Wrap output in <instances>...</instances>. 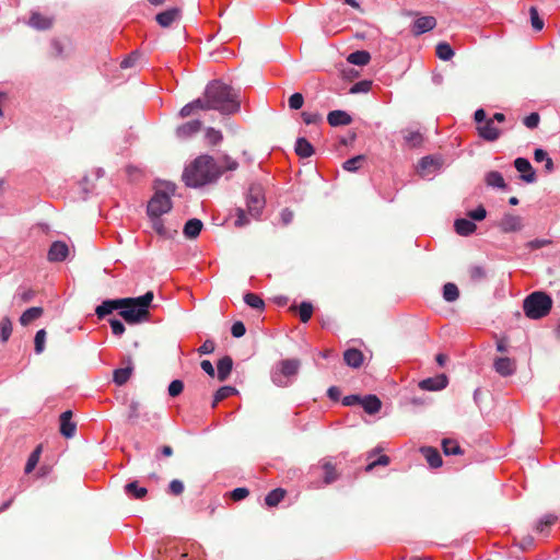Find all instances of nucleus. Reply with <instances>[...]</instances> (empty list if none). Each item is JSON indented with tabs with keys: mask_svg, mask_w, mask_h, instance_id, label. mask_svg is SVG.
Masks as SVG:
<instances>
[{
	"mask_svg": "<svg viewBox=\"0 0 560 560\" xmlns=\"http://www.w3.org/2000/svg\"><path fill=\"white\" fill-rule=\"evenodd\" d=\"M420 452L431 468H439L442 466V457L436 448L431 446H423L420 448Z\"/></svg>",
	"mask_w": 560,
	"mask_h": 560,
	"instance_id": "obj_20",
	"label": "nucleus"
},
{
	"mask_svg": "<svg viewBox=\"0 0 560 560\" xmlns=\"http://www.w3.org/2000/svg\"><path fill=\"white\" fill-rule=\"evenodd\" d=\"M493 368L498 374L506 377L514 374L516 370V363L514 360L508 357H502L494 360Z\"/></svg>",
	"mask_w": 560,
	"mask_h": 560,
	"instance_id": "obj_11",
	"label": "nucleus"
},
{
	"mask_svg": "<svg viewBox=\"0 0 560 560\" xmlns=\"http://www.w3.org/2000/svg\"><path fill=\"white\" fill-rule=\"evenodd\" d=\"M233 368V360L231 357L225 355L219 360L217 364L218 378L220 382H224L231 374Z\"/></svg>",
	"mask_w": 560,
	"mask_h": 560,
	"instance_id": "obj_22",
	"label": "nucleus"
},
{
	"mask_svg": "<svg viewBox=\"0 0 560 560\" xmlns=\"http://www.w3.org/2000/svg\"><path fill=\"white\" fill-rule=\"evenodd\" d=\"M244 302L252 308L256 310H262L265 306L262 299L254 293H246L244 295Z\"/></svg>",
	"mask_w": 560,
	"mask_h": 560,
	"instance_id": "obj_47",
	"label": "nucleus"
},
{
	"mask_svg": "<svg viewBox=\"0 0 560 560\" xmlns=\"http://www.w3.org/2000/svg\"><path fill=\"white\" fill-rule=\"evenodd\" d=\"M109 324H110L112 332L115 336L119 337L125 332V326L120 320L113 318V319H109Z\"/></svg>",
	"mask_w": 560,
	"mask_h": 560,
	"instance_id": "obj_62",
	"label": "nucleus"
},
{
	"mask_svg": "<svg viewBox=\"0 0 560 560\" xmlns=\"http://www.w3.org/2000/svg\"><path fill=\"white\" fill-rule=\"evenodd\" d=\"M327 121L332 127L347 126L351 124L352 118L348 113L338 109L328 114Z\"/></svg>",
	"mask_w": 560,
	"mask_h": 560,
	"instance_id": "obj_21",
	"label": "nucleus"
},
{
	"mask_svg": "<svg viewBox=\"0 0 560 560\" xmlns=\"http://www.w3.org/2000/svg\"><path fill=\"white\" fill-rule=\"evenodd\" d=\"M133 371L131 359H128V365L126 368L117 369L114 372V382L121 386L127 383Z\"/></svg>",
	"mask_w": 560,
	"mask_h": 560,
	"instance_id": "obj_28",
	"label": "nucleus"
},
{
	"mask_svg": "<svg viewBox=\"0 0 560 560\" xmlns=\"http://www.w3.org/2000/svg\"><path fill=\"white\" fill-rule=\"evenodd\" d=\"M248 223H249V220L246 217L245 210L242 209V208H237L236 209L235 225L238 226V228H242V226H244V225H246Z\"/></svg>",
	"mask_w": 560,
	"mask_h": 560,
	"instance_id": "obj_63",
	"label": "nucleus"
},
{
	"mask_svg": "<svg viewBox=\"0 0 560 560\" xmlns=\"http://www.w3.org/2000/svg\"><path fill=\"white\" fill-rule=\"evenodd\" d=\"M203 224L199 219H190L184 226V235L187 238H196L201 232Z\"/></svg>",
	"mask_w": 560,
	"mask_h": 560,
	"instance_id": "obj_29",
	"label": "nucleus"
},
{
	"mask_svg": "<svg viewBox=\"0 0 560 560\" xmlns=\"http://www.w3.org/2000/svg\"><path fill=\"white\" fill-rule=\"evenodd\" d=\"M469 277L471 281L478 282L486 278V271L480 266H472L469 268Z\"/></svg>",
	"mask_w": 560,
	"mask_h": 560,
	"instance_id": "obj_54",
	"label": "nucleus"
},
{
	"mask_svg": "<svg viewBox=\"0 0 560 560\" xmlns=\"http://www.w3.org/2000/svg\"><path fill=\"white\" fill-rule=\"evenodd\" d=\"M249 494V491L247 488H236L231 492V498L234 501H241L245 499Z\"/></svg>",
	"mask_w": 560,
	"mask_h": 560,
	"instance_id": "obj_64",
	"label": "nucleus"
},
{
	"mask_svg": "<svg viewBox=\"0 0 560 560\" xmlns=\"http://www.w3.org/2000/svg\"><path fill=\"white\" fill-rule=\"evenodd\" d=\"M454 228L456 233L462 236L470 235L477 229L476 224L468 219H457L454 223Z\"/></svg>",
	"mask_w": 560,
	"mask_h": 560,
	"instance_id": "obj_26",
	"label": "nucleus"
},
{
	"mask_svg": "<svg viewBox=\"0 0 560 560\" xmlns=\"http://www.w3.org/2000/svg\"><path fill=\"white\" fill-rule=\"evenodd\" d=\"M180 9L172 8L156 14L155 20L162 27L171 26L175 21L180 18Z\"/></svg>",
	"mask_w": 560,
	"mask_h": 560,
	"instance_id": "obj_15",
	"label": "nucleus"
},
{
	"mask_svg": "<svg viewBox=\"0 0 560 560\" xmlns=\"http://www.w3.org/2000/svg\"><path fill=\"white\" fill-rule=\"evenodd\" d=\"M343 360L350 368L359 369L363 364L364 355L361 350L351 348L345 351Z\"/></svg>",
	"mask_w": 560,
	"mask_h": 560,
	"instance_id": "obj_19",
	"label": "nucleus"
},
{
	"mask_svg": "<svg viewBox=\"0 0 560 560\" xmlns=\"http://www.w3.org/2000/svg\"><path fill=\"white\" fill-rule=\"evenodd\" d=\"M42 445L36 446V448L31 453V455L27 458L26 465H25V474H31L35 467L37 466L40 454H42Z\"/></svg>",
	"mask_w": 560,
	"mask_h": 560,
	"instance_id": "obj_39",
	"label": "nucleus"
},
{
	"mask_svg": "<svg viewBox=\"0 0 560 560\" xmlns=\"http://www.w3.org/2000/svg\"><path fill=\"white\" fill-rule=\"evenodd\" d=\"M539 121H540V117H539L538 113H532L528 116H526L523 120L524 125L529 129L536 128L538 126Z\"/></svg>",
	"mask_w": 560,
	"mask_h": 560,
	"instance_id": "obj_58",
	"label": "nucleus"
},
{
	"mask_svg": "<svg viewBox=\"0 0 560 560\" xmlns=\"http://www.w3.org/2000/svg\"><path fill=\"white\" fill-rule=\"evenodd\" d=\"M304 104V97L301 93H294L289 97V107L291 109L298 110L302 108Z\"/></svg>",
	"mask_w": 560,
	"mask_h": 560,
	"instance_id": "obj_55",
	"label": "nucleus"
},
{
	"mask_svg": "<svg viewBox=\"0 0 560 560\" xmlns=\"http://www.w3.org/2000/svg\"><path fill=\"white\" fill-rule=\"evenodd\" d=\"M237 393V389L233 386H222L220 387L214 396L212 401V408L217 407V405L222 401L223 399L234 395Z\"/></svg>",
	"mask_w": 560,
	"mask_h": 560,
	"instance_id": "obj_37",
	"label": "nucleus"
},
{
	"mask_svg": "<svg viewBox=\"0 0 560 560\" xmlns=\"http://www.w3.org/2000/svg\"><path fill=\"white\" fill-rule=\"evenodd\" d=\"M284 495L285 491L281 488H277L266 495L265 502L268 506H276L281 502Z\"/></svg>",
	"mask_w": 560,
	"mask_h": 560,
	"instance_id": "obj_42",
	"label": "nucleus"
},
{
	"mask_svg": "<svg viewBox=\"0 0 560 560\" xmlns=\"http://www.w3.org/2000/svg\"><path fill=\"white\" fill-rule=\"evenodd\" d=\"M370 59H371V56L365 50H357L354 52H351L347 58V60L350 63L357 65V66H365L370 62Z\"/></svg>",
	"mask_w": 560,
	"mask_h": 560,
	"instance_id": "obj_36",
	"label": "nucleus"
},
{
	"mask_svg": "<svg viewBox=\"0 0 560 560\" xmlns=\"http://www.w3.org/2000/svg\"><path fill=\"white\" fill-rule=\"evenodd\" d=\"M436 56L444 61L451 60L454 56V50L447 43H439L436 45Z\"/></svg>",
	"mask_w": 560,
	"mask_h": 560,
	"instance_id": "obj_44",
	"label": "nucleus"
},
{
	"mask_svg": "<svg viewBox=\"0 0 560 560\" xmlns=\"http://www.w3.org/2000/svg\"><path fill=\"white\" fill-rule=\"evenodd\" d=\"M365 155H357L343 162L342 167L347 172H357L365 161Z\"/></svg>",
	"mask_w": 560,
	"mask_h": 560,
	"instance_id": "obj_43",
	"label": "nucleus"
},
{
	"mask_svg": "<svg viewBox=\"0 0 560 560\" xmlns=\"http://www.w3.org/2000/svg\"><path fill=\"white\" fill-rule=\"evenodd\" d=\"M485 182L489 187L505 189L506 184L502 174L498 171H491L486 174Z\"/></svg>",
	"mask_w": 560,
	"mask_h": 560,
	"instance_id": "obj_31",
	"label": "nucleus"
},
{
	"mask_svg": "<svg viewBox=\"0 0 560 560\" xmlns=\"http://www.w3.org/2000/svg\"><path fill=\"white\" fill-rule=\"evenodd\" d=\"M301 362L298 359H285L279 362L277 370L272 373V381L279 386L285 385L284 377H291L298 374Z\"/></svg>",
	"mask_w": 560,
	"mask_h": 560,
	"instance_id": "obj_5",
	"label": "nucleus"
},
{
	"mask_svg": "<svg viewBox=\"0 0 560 560\" xmlns=\"http://www.w3.org/2000/svg\"><path fill=\"white\" fill-rule=\"evenodd\" d=\"M151 221L152 229L163 237H171L172 231H170L167 228H165L164 222L162 220V215H148Z\"/></svg>",
	"mask_w": 560,
	"mask_h": 560,
	"instance_id": "obj_35",
	"label": "nucleus"
},
{
	"mask_svg": "<svg viewBox=\"0 0 560 560\" xmlns=\"http://www.w3.org/2000/svg\"><path fill=\"white\" fill-rule=\"evenodd\" d=\"M467 215L471 220L481 221L486 218L487 211L483 206H479L475 210L469 211Z\"/></svg>",
	"mask_w": 560,
	"mask_h": 560,
	"instance_id": "obj_59",
	"label": "nucleus"
},
{
	"mask_svg": "<svg viewBox=\"0 0 560 560\" xmlns=\"http://www.w3.org/2000/svg\"><path fill=\"white\" fill-rule=\"evenodd\" d=\"M195 110H207L202 97H199L186 104L179 112L182 118H186L195 113Z\"/></svg>",
	"mask_w": 560,
	"mask_h": 560,
	"instance_id": "obj_33",
	"label": "nucleus"
},
{
	"mask_svg": "<svg viewBox=\"0 0 560 560\" xmlns=\"http://www.w3.org/2000/svg\"><path fill=\"white\" fill-rule=\"evenodd\" d=\"M124 305L119 306V315L127 324L135 325L149 320L150 305L153 301V292L148 291L144 295L138 298L121 299Z\"/></svg>",
	"mask_w": 560,
	"mask_h": 560,
	"instance_id": "obj_3",
	"label": "nucleus"
},
{
	"mask_svg": "<svg viewBox=\"0 0 560 560\" xmlns=\"http://www.w3.org/2000/svg\"><path fill=\"white\" fill-rule=\"evenodd\" d=\"M372 82L368 80H363L360 82H357L350 88L351 94H358V93H366L371 90Z\"/></svg>",
	"mask_w": 560,
	"mask_h": 560,
	"instance_id": "obj_52",
	"label": "nucleus"
},
{
	"mask_svg": "<svg viewBox=\"0 0 560 560\" xmlns=\"http://www.w3.org/2000/svg\"><path fill=\"white\" fill-rule=\"evenodd\" d=\"M184 389V383L180 380H174L168 385V395L172 397L178 396Z\"/></svg>",
	"mask_w": 560,
	"mask_h": 560,
	"instance_id": "obj_57",
	"label": "nucleus"
},
{
	"mask_svg": "<svg viewBox=\"0 0 560 560\" xmlns=\"http://www.w3.org/2000/svg\"><path fill=\"white\" fill-rule=\"evenodd\" d=\"M442 448L445 455H460L463 451L457 441L452 439H444L442 441Z\"/></svg>",
	"mask_w": 560,
	"mask_h": 560,
	"instance_id": "obj_38",
	"label": "nucleus"
},
{
	"mask_svg": "<svg viewBox=\"0 0 560 560\" xmlns=\"http://www.w3.org/2000/svg\"><path fill=\"white\" fill-rule=\"evenodd\" d=\"M12 322L5 316L0 322V341L7 342L12 334Z\"/></svg>",
	"mask_w": 560,
	"mask_h": 560,
	"instance_id": "obj_45",
	"label": "nucleus"
},
{
	"mask_svg": "<svg viewBox=\"0 0 560 560\" xmlns=\"http://www.w3.org/2000/svg\"><path fill=\"white\" fill-rule=\"evenodd\" d=\"M551 307V298L541 291L530 293L523 303L524 313L530 319H539L547 316Z\"/></svg>",
	"mask_w": 560,
	"mask_h": 560,
	"instance_id": "obj_4",
	"label": "nucleus"
},
{
	"mask_svg": "<svg viewBox=\"0 0 560 560\" xmlns=\"http://www.w3.org/2000/svg\"><path fill=\"white\" fill-rule=\"evenodd\" d=\"M205 137H206V140L208 141V143L211 145L219 144L223 139L222 132L214 128H208L206 130Z\"/></svg>",
	"mask_w": 560,
	"mask_h": 560,
	"instance_id": "obj_49",
	"label": "nucleus"
},
{
	"mask_svg": "<svg viewBox=\"0 0 560 560\" xmlns=\"http://www.w3.org/2000/svg\"><path fill=\"white\" fill-rule=\"evenodd\" d=\"M459 291L454 283H446L443 288V298L447 302H454L458 299Z\"/></svg>",
	"mask_w": 560,
	"mask_h": 560,
	"instance_id": "obj_46",
	"label": "nucleus"
},
{
	"mask_svg": "<svg viewBox=\"0 0 560 560\" xmlns=\"http://www.w3.org/2000/svg\"><path fill=\"white\" fill-rule=\"evenodd\" d=\"M360 404L369 415L378 412L382 407L381 400L375 395H368L363 399L360 398Z\"/></svg>",
	"mask_w": 560,
	"mask_h": 560,
	"instance_id": "obj_23",
	"label": "nucleus"
},
{
	"mask_svg": "<svg viewBox=\"0 0 560 560\" xmlns=\"http://www.w3.org/2000/svg\"><path fill=\"white\" fill-rule=\"evenodd\" d=\"M237 168L238 162L229 154H222L217 160L209 154H201L185 167L183 180L186 186L198 188L215 183L225 173Z\"/></svg>",
	"mask_w": 560,
	"mask_h": 560,
	"instance_id": "obj_1",
	"label": "nucleus"
},
{
	"mask_svg": "<svg viewBox=\"0 0 560 560\" xmlns=\"http://www.w3.org/2000/svg\"><path fill=\"white\" fill-rule=\"evenodd\" d=\"M246 328L242 322H235L231 327V334L235 338H241L245 335Z\"/></svg>",
	"mask_w": 560,
	"mask_h": 560,
	"instance_id": "obj_60",
	"label": "nucleus"
},
{
	"mask_svg": "<svg viewBox=\"0 0 560 560\" xmlns=\"http://www.w3.org/2000/svg\"><path fill=\"white\" fill-rule=\"evenodd\" d=\"M35 298V291L33 289L21 288L14 294L12 303L14 305L21 306L25 303L31 302Z\"/></svg>",
	"mask_w": 560,
	"mask_h": 560,
	"instance_id": "obj_30",
	"label": "nucleus"
},
{
	"mask_svg": "<svg viewBox=\"0 0 560 560\" xmlns=\"http://www.w3.org/2000/svg\"><path fill=\"white\" fill-rule=\"evenodd\" d=\"M125 492L132 499H142L147 495L148 490L139 486L138 481H132L125 486Z\"/></svg>",
	"mask_w": 560,
	"mask_h": 560,
	"instance_id": "obj_34",
	"label": "nucleus"
},
{
	"mask_svg": "<svg viewBox=\"0 0 560 560\" xmlns=\"http://www.w3.org/2000/svg\"><path fill=\"white\" fill-rule=\"evenodd\" d=\"M530 23L535 31H541L544 27V21L540 19L538 11L535 7L529 8Z\"/></svg>",
	"mask_w": 560,
	"mask_h": 560,
	"instance_id": "obj_51",
	"label": "nucleus"
},
{
	"mask_svg": "<svg viewBox=\"0 0 560 560\" xmlns=\"http://www.w3.org/2000/svg\"><path fill=\"white\" fill-rule=\"evenodd\" d=\"M448 384V378L445 374H440L434 377H428L419 383V387L424 390H441Z\"/></svg>",
	"mask_w": 560,
	"mask_h": 560,
	"instance_id": "obj_9",
	"label": "nucleus"
},
{
	"mask_svg": "<svg viewBox=\"0 0 560 560\" xmlns=\"http://www.w3.org/2000/svg\"><path fill=\"white\" fill-rule=\"evenodd\" d=\"M405 142L410 148H418L422 144L423 137L419 131L407 130L404 136Z\"/></svg>",
	"mask_w": 560,
	"mask_h": 560,
	"instance_id": "obj_41",
	"label": "nucleus"
},
{
	"mask_svg": "<svg viewBox=\"0 0 560 560\" xmlns=\"http://www.w3.org/2000/svg\"><path fill=\"white\" fill-rule=\"evenodd\" d=\"M173 205L171 197L163 191H156L147 207L148 215H163L171 211Z\"/></svg>",
	"mask_w": 560,
	"mask_h": 560,
	"instance_id": "obj_6",
	"label": "nucleus"
},
{
	"mask_svg": "<svg viewBox=\"0 0 560 560\" xmlns=\"http://www.w3.org/2000/svg\"><path fill=\"white\" fill-rule=\"evenodd\" d=\"M436 26V19L431 15L421 16L417 19L412 26V33L415 35H421L425 32L433 30Z\"/></svg>",
	"mask_w": 560,
	"mask_h": 560,
	"instance_id": "obj_16",
	"label": "nucleus"
},
{
	"mask_svg": "<svg viewBox=\"0 0 560 560\" xmlns=\"http://www.w3.org/2000/svg\"><path fill=\"white\" fill-rule=\"evenodd\" d=\"M302 119L306 125H316L322 121V115L318 113H302Z\"/></svg>",
	"mask_w": 560,
	"mask_h": 560,
	"instance_id": "obj_56",
	"label": "nucleus"
},
{
	"mask_svg": "<svg viewBox=\"0 0 560 560\" xmlns=\"http://www.w3.org/2000/svg\"><path fill=\"white\" fill-rule=\"evenodd\" d=\"M322 468L325 472L324 481L325 483L329 485L337 480L338 474L336 471V467L331 464L330 460H324L322 464Z\"/></svg>",
	"mask_w": 560,
	"mask_h": 560,
	"instance_id": "obj_40",
	"label": "nucleus"
},
{
	"mask_svg": "<svg viewBox=\"0 0 560 560\" xmlns=\"http://www.w3.org/2000/svg\"><path fill=\"white\" fill-rule=\"evenodd\" d=\"M295 153L300 156V158H310L314 154V148L313 145L311 144V142L305 139L304 137H301V138H298L296 139V142H295Z\"/></svg>",
	"mask_w": 560,
	"mask_h": 560,
	"instance_id": "obj_25",
	"label": "nucleus"
},
{
	"mask_svg": "<svg viewBox=\"0 0 560 560\" xmlns=\"http://www.w3.org/2000/svg\"><path fill=\"white\" fill-rule=\"evenodd\" d=\"M313 314V305L310 302H302L299 306V315L302 323H307Z\"/></svg>",
	"mask_w": 560,
	"mask_h": 560,
	"instance_id": "obj_48",
	"label": "nucleus"
},
{
	"mask_svg": "<svg viewBox=\"0 0 560 560\" xmlns=\"http://www.w3.org/2000/svg\"><path fill=\"white\" fill-rule=\"evenodd\" d=\"M478 132L487 141H495L501 135V131L494 126L493 119H488L482 126H479Z\"/></svg>",
	"mask_w": 560,
	"mask_h": 560,
	"instance_id": "obj_18",
	"label": "nucleus"
},
{
	"mask_svg": "<svg viewBox=\"0 0 560 560\" xmlns=\"http://www.w3.org/2000/svg\"><path fill=\"white\" fill-rule=\"evenodd\" d=\"M515 168L522 174L521 178L526 183H534L536 180V174L527 159L517 158L514 161Z\"/></svg>",
	"mask_w": 560,
	"mask_h": 560,
	"instance_id": "obj_10",
	"label": "nucleus"
},
{
	"mask_svg": "<svg viewBox=\"0 0 560 560\" xmlns=\"http://www.w3.org/2000/svg\"><path fill=\"white\" fill-rule=\"evenodd\" d=\"M168 489L172 494L179 495L184 492V483L178 479H174L170 482Z\"/></svg>",
	"mask_w": 560,
	"mask_h": 560,
	"instance_id": "obj_61",
	"label": "nucleus"
},
{
	"mask_svg": "<svg viewBox=\"0 0 560 560\" xmlns=\"http://www.w3.org/2000/svg\"><path fill=\"white\" fill-rule=\"evenodd\" d=\"M60 433L67 438H73L77 430V424L72 421V411L67 410L60 415Z\"/></svg>",
	"mask_w": 560,
	"mask_h": 560,
	"instance_id": "obj_12",
	"label": "nucleus"
},
{
	"mask_svg": "<svg viewBox=\"0 0 560 560\" xmlns=\"http://www.w3.org/2000/svg\"><path fill=\"white\" fill-rule=\"evenodd\" d=\"M247 211L252 218H258L265 207V197L261 188L252 186L246 198Z\"/></svg>",
	"mask_w": 560,
	"mask_h": 560,
	"instance_id": "obj_7",
	"label": "nucleus"
},
{
	"mask_svg": "<svg viewBox=\"0 0 560 560\" xmlns=\"http://www.w3.org/2000/svg\"><path fill=\"white\" fill-rule=\"evenodd\" d=\"M498 226L504 233L518 232L523 229V219L520 215L505 213Z\"/></svg>",
	"mask_w": 560,
	"mask_h": 560,
	"instance_id": "obj_8",
	"label": "nucleus"
},
{
	"mask_svg": "<svg viewBox=\"0 0 560 560\" xmlns=\"http://www.w3.org/2000/svg\"><path fill=\"white\" fill-rule=\"evenodd\" d=\"M202 101L207 110H218L223 115L237 113L241 107L237 91L220 80L207 84Z\"/></svg>",
	"mask_w": 560,
	"mask_h": 560,
	"instance_id": "obj_2",
	"label": "nucleus"
},
{
	"mask_svg": "<svg viewBox=\"0 0 560 560\" xmlns=\"http://www.w3.org/2000/svg\"><path fill=\"white\" fill-rule=\"evenodd\" d=\"M69 254V247L66 243L57 241L50 245V248L47 254V258L49 261H62L67 258Z\"/></svg>",
	"mask_w": 560,
	"mask_h": 560,
	"instance_id": "obj_13",
	"label": "nucleus"
},
{
	"mask_svg": "<svg viewBox=\"0 0 560 560\" xmlns=\"http://www.w3.org/2000/svg\"><path fill=\"white\" fill-rule=\"evenodd\" d=\"M44 313L43 307L34 306L27 308L23 314L20 316V324L22 326H27L34 320L38 319Z\"/></svg>",
	"mask_w": 560,
	"mask_h": 560,
	"instance_id": "obj_27",
	"label": "nucleus"
},
{
	"mask_svg": "<svg viewBox=\"0 0 560 560\" xmlns=\"http://www.w3.org/2000/svg\"><path fill=\"white\" fill-rule=\"evenodd\" d=\"M28 24L36 30H48L52 25V19L44 16L38 12H33Z\"/></svg>",
	"mask_w": 560,
	"mask_h": 560,
	"instance_id": "obj_24",
	"label": "nucleus"
},
{
	"mask_svg": "<svg viewBox=\"0 0 560 560\" xmlns=\"http://www.w3.org/2000/svg\"><path fill=\"white\" fill-rule=\"evenodd\" d=\"M377 450H374L369 453L368 460L369 464L365 467V471H372L376 466H387L389 464V457L387 455H380L377 458H374Z\"/></svg>",
	"mask_w": 560,
	"mask_h": 560,
	"instance_id": "obj_32",
	"label": "nucleus"
},
{
	"mask_svg": "<svg viewBox=\"0 0 560 560\" xmlns=\"http://www.w3.org/2000/svg\"><path fill=\"white\" fill-rule=\"evenodd\" d=\"M45 341H46V331L45 329H39L34 338V345H35V352L37 354H40L45 349Z\"/></svg>",
	"mask_w": 560,
	"mask_h": 560,
	"instance_id": "obj_50",
	"label": "nucleus"
},
{
	"mask_svg": "<svg viewBox=\"0 0 560 560\" xmlns=\"http://www.w3.org/2000/svg\"><path fill=\"white\" fill-rule=\"evenodd\" d=\"M557 520H558V517L556 515H553V514H546V515H544L539 520V522H538V524L536 526V529L538 532H544L545 527L553 525L557 522Z\"/></svg>",
	"mask_w": 560,
	"mask_h": 560,
	"instance_id": "obj_53",
	"label": "nucleus"
},
{
	"mask_svg": "<svg viewBox=\"0 0 560 560\" xmlns=\"http://www.w3.org/2000/svg\"><path fill=\"white\" fill-rule=\"evenodd\" d=\"M124 303L125 302L121 301V299L105 300L95 308V314L98 318H104L114 311L119 310V306L124 305Z\"/></svg>",
	"mask_w": 560,
	"mask_h": 560,
	"instance_id": "obj_17",
	"label": "nucleus"
},
{
	"mask_svg": "<svg viewBox=\"0 0 560 560\" xmlns=\"http://www.w3.org/2000/svg\"><path fill=\"white\" fill-rule=\"evenodd\" d=\"M201 126L202 124L200 120L187 121L176 128V136L178 139L186 140L199 132Z\"/></svg>",
	"mask_w": 560,
	"mask_h": 560,
	"instance_id": "obj_14",
	"label": "nucleus"
}]
</instances>
